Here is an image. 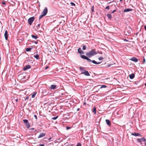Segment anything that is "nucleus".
Returning a JSON list of instances; mask_svg holds the SVG:
<instances>
[{
	"label": "nucleus",
	"instance_id": "f257e3e1",
	"mask_svg": "<svg viewBox=\"0 0 146 146\" xmlns=\"http://www.w3.org/2000/svg\"><path fill=\"white\" fill-rule=\"evenodd\" d=\"M97 54V52L96 51V49H92L86 53V55L88 57L91 58L93 56Z\"/></svg>",
	"mask_w": 146,
	"mask_h": 146
},
{
	"label": "nucleus",
	"instance_id": "f03ea898",
	"mask_svg": "<svg viewBox=\"0 0 146 146\" xmlns=\"http://www.w3.org/2000/svg\"><path fill=\"white\" fill-rule=\"evenodd\" d=\"M80 57L82 59L87 60V61L89 62H92L93 63L95 64H99L101 63V62H97L94 60H92L90 59H89L87 56L84 55H81Z\"/></svg>",
	"mask_w": 146,
	"mask_h": 146
},
{
	"label": "nucleus",
	"instance_id": "7ed1b4c3",
	"mask_svg": "<svg viewBox=\"0 0 146 146\" xmlns=\"http://www.w3.org/2000/svg\"><path fill=\"white\" fill-rule=\"evenodd\" d=\"M79 70L81 71L82 72L81 73V74H83L87 76H90L88 71L85 69H84V68L82 67H80L79 68Z\"/></svg>",
	"mask_w": 146,
	"mask_h": 146
},
{
	"label": "nucleus",
	"instance_id": "20e7f679",
	"mask_svg": "<svg viewBox=\"0 0 146 146\" xmlns=\"http://www.w3.org/2000/svg\"><path fill=\"white\" fill-rule=\"evenodd\" d=\"M35 19V17H30L29 19L28 20V23L30 25H31L34 21Z\"/></svg>",
	"mask_w": 146,
	"mask_h": 146
},
{
	"label": "nucleus",
	"instance_id": "39448f33",
	"mask_svg": "<svg viewBox=\"0 0 146 146\" xmlns=\"http://www.w3.org/2000/svg\"><path fill=\"white\" fill-rule=\"evenodd\" d=\"M132 31L131 29L129 27H128L127 28L125 31V32L126 33V35H129L131 34V32Z\"/></svg>",
	"mask_w": 146,
	"mask_h": 146
},
{
	"label": "nucleus",
	"instance_id": "423d86ee",
	"mask_svg": "<svg viewBox=\"0 0 146 146\" xmlns=\"http://www.w3.org/2000/svg\"><path fill=\"white\" fill-rule=\"evenodd\" d=\"M23 121L25 123L26 127L28 128H29L30 127V124H29L28 120L25 119L23 120Z\"/></svg>",
	"mask_w": 146,
	"mask_h": 146
},
{
	"label": "nucleus",
	"instance_id": "0eeeda50",
	"mask_svg": "<svg viewBox=\"0 0 146 146\" xmlns=\"http://www.w3.org/2000/svg\"><path fill=\"white\" fill-rule=\"evenodd\" d=\"M146 141V140L145 137H143L141 138H139L137 139V141L139 143H141L142 141H144L145 142Z\"/></svg>",
	"mask_w": 146,
	"mask_h": 146
},
{
	"label": "nucleus",
	"instance_id": "6e6552de",
	"mask_svg": "<svg viewBox=\"0 0 146 146\" xmlns=\"http://www.w3.org/2000/svg\"><path fill=\"white\" fill-rule=\"evenodd\" d=\"M48 12V9L47 7H45L41 13V14L45 16Z\"/></svg>",
	"mask_w": 146,
	"mask_h": 146
},
{
	"label": "nucleus",
	"instance_id": "1a4fd4ad",
	"mask_svg": "<svg viewBox=\"0 0 146 146\" xmlns=\"http://www.w3.org/2000/svg\"><path fill=\"white\" fill-rule=\"evenodd\" d=\"M31 68V65H28L26 66H25L23 68V70L24 71H25L28 69H30Z\"/></svg>",
	"mask_w": 146,
	"mask_h": 146
},
{
	"label": "nucleus",
	"instance_id": "9d476101",
	"mask_svg": "<svg viewBox=\"0 0 146 146\" xmlns=\"http://www.w3.org/2000/svg\"><path fill=\"white\" fill-rule=\"evenodd\" d=\"M46 133H40L38 137V138H40L44 136Z\"/></svg>",
	"mask_w": 146,
	"mask_h": 146
},
{
	"label": "nucleus",
	"instance_id": "9b49d317",
	"mask_svg": "<svg viewBox=\"0 0 146 146\" xmlns=\"http://www.w3.org/2000/svg\"><path fill=\"white\" fill-rule=\"evenodd\" d=\"M131 135L135 136H141L142 135L139 133H133L131 134Z\"/></svg>",
	"mask_w": 146,
	"mask_h": 146
},
{
	"label": "nucleus",
	"instance_id": "f8f14e48",
	"mask_svg": "<svg viewBox=\"0 0 146 146\" xmlns=\"http://www.w3.org/2000/svg\"><path fill=\"white\" fill-rule=\"evenodd\" d=\"M4 36L5 40H7L8 37V33L7 30H6L4 33Z\"/></svg>",
	"mask_w": 146,
	"mask_h": 146
},
{
	"label": "nucleus",
	"instance_id": "ddd939ff",
	"mask_svg": "<svg viewBox=\"0 0 146 146\" xmlns=\"http://www.w3.org/2000/svg\"><path fill=\"white\" fill-rule=\"evenodd\" d=\"M130 60L133 61L135 62H138V60L135 57H133L130 59Z\"/></svg>",
	"mask_w": 146,
	"mask_h": 146
},
{
	"label": "nucleus",
	"instance_id": "4468645a",
	"mask_svg": "<svg viewBox=\"0 0 146 146\" xmlns=\"http://www.w3.org/2000/svg\"><path fill=\"white\" fill-rule=\"evenodd\" d=\"M78 52L80 54H83L84 53V52L81 50V48H79L78 49Z\"/></svg>",
	"mask_w": 146,
	"mask_h": 146
},
{
	"label": "nucleus",
	"instance_id": "2eb2a0df",
	"mask_svg": "<svg viewBox=\"0 0 146 146\" xmlns=\"http://www.w3.org/2000/svg\"><path fill=\"white\" fill-rule=\"evenodd\" d=\"M12 99V101L14 102H18V98L17 97H13Z\"/></svg>",
	"mask_w": 146,
	"mask_h": 146
},
{
	"label": "nucleus",
	"instance_id": "dca6fc26",
	"mask_svg": "<svg viewBox=\"0 0 146 146\" xmlns=\"http://www.w3.org/2000/svg\"><path fill=\"white\" fill-rule=\"evenodd\" d=\"M56 86L55 85H52L50 86L51 89H55L56 88Z\"/></svg>",
	"mask_w": 146,
	"mask_h": 146
},
{
	"label": "nucleus",
	"instance_id": "f3484780",
	"mask_svg": "<svg viewBox=\"0 0 146 146\" xmlns=\"http://www.w3.org/2000/svg\"><path fill=\"white\" fill-rule=\"evenodd\" d=\"M132 9H127L123 10V12H128L132 11Z\"/></svg>",
	"mask_w": 146,
	"mask_h": 146
},
{
	"label": "nucleus",
	"instance_id": "a211bd4d",
	"mask_svg": "<svg viewBox=\"0 0 146 146\" xmlns=\"http://www.w3.org/2000/svg\"><path fill=\"white\" fill-rule=\"evenodd\" d=\"M135 75L134 74L132 73L129 75V78L131 79H133L135 77Z\"/></svg>",
	"mask_w": 146,
	"mask_h": 146
},
{
	"label": "nucleus",
	"instance_id": "6ab92c4d",
	"mask_svg": "<svg viewBox=\"0 0 146 146\" xmlns=\"http://www.w3.org/2000/svg\"><path fill=\"white\" fill-rule=\"evenodd\" d=\"M106 121L107 124L110 126L111 125L110 121L108 119H106Z\"/></svg>",
	"mask_w": 146,
	"mask_h": 146
},
{
	"label": "nucleus",
	"instance_id": "aec40b11",
	"mask_svg": "<svg viewBox=\"0 0 146 146\" xmlns=\"http://www.w3.org/2000/svg\"><path fill=\"white\" fill-rule=\"evenodd\" d=\"M107 16L108 18L110 20L112 18V16L111 14H108L107 15Z\"/></svg>",
	"mask_w": 146,
	"mask_h": 146
},
{
	"label": "nucleus",
	"instance_id": "412c9836",
	"mask_svg": "<svg viewBox=\"0 0 146 146\" xmlns=\"http://www.w3.org/2000/svg\"><path fill=\"white\" fill-rule=\"evenodd\" d=\"M92 112L94 113V114H96V108L95 107H93V110H92Z\"/></svg>",
	"mask_w": 146,
	"mask_h": 146
},
{
	"label": "nucleus",
	"instance_id": "4be33fe9",
	"mask_svg": "<svg viewBox=\"0 0 146 146\" xmlns=\"http://www.w3.org/2000/svg\"><path fill=\"white\" fill-rule=\"evenodd\" d=\"M34 57L36 58V60L39 59V56L38 54H37L36 55H34Z\"/></svg>",
	"mask_w": 146,
	"mask_h": 146
},
{
	"label": "nucleus",
	"instance_id": "5701e85b",
	"mask_svg": "<svg viewBox=\"0 0 146 146\" xmlns=\"http://www.w3.org/2000/svg\"><path fill=\"white\" fill-rule=\"evenodd\" d=\"M31 36L35 40H36L38 38V37L37 36H36L32 35Z\"/></svg>",
	"mask_w": 146,
	"mask_h": 146
},
{
	"label": "nucleus",
	"instance_id": "b1692460",
	"mask_svg": "<svg viewBox=\"0 0 146 146\" xmlns=\"http://www.w3.org/2000/svg\"><path fill=\"white\" fill-rule=\"evenodd\" d=\"M31 48H26V51L27 52L31 51Z\"/></svg>",
	"mask_w": 146,
	"mask_h": 146
},
{
	"label": "nucleus",
	"instance_id": "393cba45",
	"mask_svg": "<svg viewBox=\"0 0 146 146\" xmlns=\"http://www.w3.org/2000/svg\"><path fill=\"white\" fill-rule=\"evenodd\" d=\"M36 92H34L33 94H32V98H34L35 95H36Z\"/></svg>",
	"mask_w": 146,
	"mask_h": 146
},
{
	"label": "nucleus",
	"instance_id": "a878e982",
	"mask_svg": "<svg viewBox=\"0 0 146 146\" xmlns=\"http://www.w3.org/2000/svg\"><path fill=\"white\" fill-rule=\"evenodd\" d=\"M44 16H45L44 15H43L41 13V14L40 15V16L39 17V19H40L42 18L43 17H44Z\"/></svg>",
	"mask_w": 146,
	"mask_h": 146
},
{
	"label": "nucleus",
	"instance_id": "bb28decb",
	"mask_svg": "<svg viewBox=\"0 0 146 146\" xmlns=\"http://www.w3.org/2000/svg\"><path fill=\"white\" fill-rule=\"evenodd\" d=\"M86 46L85 45H84L83 46V47H82V49L83 50H85L86 49Z\"/></svg>",
	"mask_w": 146,
	"mask_h": 146
},
{
	"label": "nucleus",
	"instance_id": "cd10ccee",
	"mask_svg": "<svg viewBox=\"0 0 146 146\" xmlns=\"http://www.w3.org/2000/svg\"><path fill=\"white\" fill-rule=\"evenodd\" d=\"M106 87H107V86L106 85H102L101 86L100 88H105Z\"/></svg>",
	"mask_w": 146,
	"mask_h": 146
},
{
	"label": "nucleus",
	"instance_id": "c85d7f7f",
	"mask_svg": "<svg viewBox=\"0 0 146 146\" xmlns=\"http://www.w3.org/2000/svg\"><path fill=\"white\" fill-rule=\"evenodd\" d=\"M58 116H56V117H52V119L54 120H56L58 118Z\"/></svg>",
	"mask_w": 146,
	"mask_h": 146
},
{
	"label": "nucleus",
	"instance_id": "c756f323",
	"mask_svg": "<svg viewBox=\"0 0 146 146\" xmlns=\"http://www.w3.org/2000/svg\"><path fill=\"white\" fill-rule=\"evenodd\" d=\"M40 24H38L36 26V27L37 29H38L39 28H40Z\"/></svg>",
	"mask_w": 146,
	"mask_h": 146
},
{
	"label": "nucleus",
	"instance_id": "7c9ffc66",
	"mask_svg": "<svg viewBox=\"0 0 146 146\" xmlns=\"http://www.w3.org/2000/svg\"><path fill=\"white\" fill-rule=\"evenodd\" d=\"M98 59L100 60H101L103 59V58L101 56L99 57Z\"/></svg>",
	"mask_w": 146,
	"mask_h": 146
},
{
	"label": "nucleus",
	"instance_id": "2f4dec72",
	"mask_svg": "<svg viewBox=\"0 0 146 146\" xmlns=\"http://www.w3.org/2000/svg\"><path fill=\"white\" fill-rule=\"evenodd\" d=\"M70 4L72 6H74L75 5V4L74 3H73V2H71L70 3Z\"/></svg>",
	"mask_w": 146,
	"mask_h": 146
},
{
	"label": "nucleus",
	"instance_id": "473e14b6",
	"mask_svg": "<svg viewBox=\"0 0 146 146\" xmlns=\"http://www.w3.org/2000/svg\"><path fill=\"white\" fill-rule=\"evenodd\" d=\"M71 127H68V126H66V129L67 130L69 129H70L71 128Z\"/></svg>",
	"mask_w": 146,
	"mask_h": 146
},
{
	"label": "nucleus",
	"instance_id": "72a5a7b5",
	"mask_svg": "<svg viewBox=\"0 0 146 146\" xmlns=\"http://www.w3.org/2000/svg\"><path fill=\"white\" fill-rule=\"evenodd\" d=\"M91 11L92 12H94V6H92V8H91Z\"/></svg>",
	"mask_w": 146,
	"mask_h": 146
},
{
	"label": "nucleus",
	"instance_id": "f704fd0d",
	"mask_svg": "<svg viewBox=\"0 0 146 146\" xmlns=\"http://www.w3.org/2000/svg\"><path fill=\"white\" fill-rule=\"evenodd\" d=\"M76 146H81V144L80 143H78Z\"/></svg>",
	"mask_w": 146,
	"mask_h": 146
},
{
	"label": "nucleus",
	"instance_id": "c9c22d12",
	"mask_svg": "<svg viewBox=\"0 0 146 146\" xmlns=\"http://www.w3.org/2000/svg\"><path fill=\"white\" fill-rule=\"evenodd\" d=\"M145 62H146L145 60V58L144 57L143 61V64L145 63Z\"/></svg>",
	"mask_w": 146,
	"mask_h": 146
},
{
	"label": "nucleus",
	"instance_id": "e433bc0d",
	"mask_svg": "<svg viewBox=\"0 0 146 146\" xmlns=\"http://www.w3.org/2000/svg\"><path fill=\"white\" fill-rule=\"evenodd\" d=\"M109 8H110V7L109 6H107L105 8V9H109Z\"/></svg>",
	"mask_w": 146,
	"mask_h": 146
},
{
	"label": "nucleus",
	"instance_id": "4c0bfd02",
	"mask_svg": "<svg viewBox=\"0 0 146 146\" xmlns=\"http://www.w3.org/2000/svg\"><path fill=\"white\" fill-rule=\"evenodd\" d=\"M34 116L35 117V118L37 120V115H34Z\"/></svg>",
	"mask_w": 146,
	"mask_h": 146
},
{
	"label": "nucleus",
	"instance_id": "58836bf2",
	"mask_svg": "<svg viewBox=\"0 0 146 146\" xmlns=\"http://www.w3.org/2000/svg\"><path fill=\"white\" fill-rule=\"evenodd\" d=\"M116 11V10H113L111 13V14H112L113 13H114L115 11Z\"/></svg>",
	"mask_w": 146,
	"mask_h": 146
},
{
	"label": "nucleus",
	"instance_id": "ea45409f",
	"mask_svg": "<svg viewBox=\"0 0 146 146\" xmlns=\"http://www.w3.org/2000/svg\"><path fill=\"white\" fill-rule=\"evenodd\" d=\"M2 3L3 5H5V4L6 3L5 1H4V2H2Z\"/></svg>",
	"mask_w": 146,
	"mask_h": 146
},
{
	"label": "nucleus",
	"instance_id": "a19ab883",
	"mask_svg": "<svg viewBox=\"0 0 146 146\" xmlns=\"http://www.w3.org/2000/svg\"><path fill=\"white\" fill-rule=\"evenodd\" d=\"M124 41H126V42H128V40H127V39H124Z\"/></svg>",
	"mask_w": 146,
	"mask_h": 146
},
{
	"label": "nucleus",
	"instance_id": "79ce46f5",
	"mask_svg": "<svg viewBox=\"0 0 146 146\" xmlns=\"http://www.w3.org/2000/svg\"><path fill=\"white\" fill-rule=\"evenodd\" d=\"M39 146H44V144H40L39 145Z\"/></svg>",
	"mask_w": 146,
	"mask_h": 146
},
{
	"label": "nucleus",
	"instance_id": "37998d69",
	"mask_svg": "<svg viewBox=\"0 0 146 146\" xmlns=\"http://www.w3.org/2000/svg\"><path fill=\"white\" fill-rule=\"evenodd\" d=\"M29 97H26L25 98V100H26Z\"/></svg>",
	"mask_w": 146,
	"mask_h": 146
},
{
	"label": "nucleus",
	"instance_id": "c03bdc74",
	"mask_svg": "<svg viewBox=\"0 0 146 146\" xmlns=\"http://www.w3.org/2000/svg\"><path fill=\"white\" fill-rule=\"evenodd\" d=\"M34 43L36 44H37V42L36 41H35L34 42Z\"/></svg>",
	"mask_w": 146,
	"mask_h": 146
},
{
	"label": "nucleus",
	"instance_id": "a18cd8bd",
	"mask_svg": "<svg viewBox=\"0 0 146 146\" xmlns=\"http://www.w3.org/2000/svg\"><path fill=\"white\" fill-rule=\"evenodd\" d=\"M144 29H145V31H146V26H144Z\"/></svg>",
	"mask_w": 146,
	"mask_h": 146
},
{
	"label": "nucleus",
	"instance_id": "49530a36",
	"mask_svg": "<svg viewBox=\"0 0 146 146\" xmlns=\"http://www.w3.org/2000/svg\"><path fill=\"white\" fill-rule=\"evenodd\" d=\"M79 110H80V108H78L77 110V111H79Z\"/></svg>",
	"mask_w": 146,
	"mask_h": 146
},
{
	"label": "nucleus",
	"instance_id": "de8ad7c7",
	"mask_svg": "<svg viewBox=\"0 0 146 146\" xmlns=\"http://www.w3.org/2000/svg\"><path fill=\"white\" fill-rule=\"evenodd\" d=\"M51 139V137H50L48 139V140L49 141H50V140Z\"/></svg>",
	"mask_w": 146,
	"mask_h": 146
},
{
	"label": "nucleus",
	"instance_id": "09e8293b",
	"mask_svg": "<svg viewBox=\"0 0 146 146\" xmlns=\"http://www.w3.org/2000/svg\"><path fill=\"white\" fill-rule=\"evenodd\" d=\"M48 68V66H46V68H45V69H47V68Z\"/></svg>",
	"mask_w": 146,
	"mask_h": 146
},
{
	"label": "nucleus",
	"instance_id": "8fccbe9b",
	"mask_svg": "<svg viewBox=\"0 0 146 146\" xmlns=\"http://www.w3.org/2000/svg\"><path fill=\"white\" fill-rule=\"evenodd\" d=\"M61 17L62 18H64V16H61Z\"/></svg>",
	"mask_w": 146,
	"mask_h": 146
},
{
	"label": "nucleus",
	"instance_id": "3c124183",
	"mask_svg": "<svg viewBox=\"0 0 146 146\" xmlns=\"http://www.w3.org/2000/svg\"><path fill=\"white\" fill-rule=\"evenodd\" d=\"M34 129V128H31L30 129H31V130H33Z\"/></svg>",
	"mask_w": 146,
	"mask_h": 146
},
{
	"label": "nucleus",
	"instance_id": "603ef678",
	"mask_svg": "<svg viewBox=\"0 0 146 146\" xmlns=\"http://www.w3.org/2000/svg\"><path fill=\"white\" fill-rule=\"evenodd\" d=\"M86 104V102H84V105H85Z\"/></svg>",
	"mask_w": 146,
	"mask_h": 146
},
{
	"label": "nucleus",
	"instance_id": "864d4df0",
	"mask_svg": "<svg viewBox=\"0 0 146 146\" xmlns=\"http://www.w3.org/2000/svg\"><path fill=\"white\" fill-rule=\"evenodd\" d=\"M145 146H146V143H145Z\"/></svg>",
	"mask_w": 146,
	"mask_h": 146
},
{
	"label": "nucleus",
	"instance_id": "5fc2aeb1",
	"mask_svg": "<svg viewBox=\"0 0 146 146\" xmlns=\"http://www.w3.org/2000/svg\"><path fill=\"white\" fill-rule=\"evenodd\" d=\"M139 101H140V102H142V101H141V100L140 99H139Z\"/></svg>",
	"mask_w": 146,
	"mask_h": 146
},
{
	"label": "nucleus",
	"instance_id": "6e6d98bb",
	"mask_svg": "<svg viewBox=\"0 0 146 146\" xmlns=\"http://www.w3.org/2000/svg\"><path fill=\"white\" fill-rule=\"evenodd\" d=\"M145 85L146 87V83L145 84Z\"/></svg>",
	"mask_w": 146,
	"mask_h": 146
},
{
	"label": "nucleus",
	"instance_id": "4d7b16f0",
	"mask_svg": "<svg viewBox=\"0 0 146 146\" xmlns=\"http://www.w3.org/2000/svg\"><path fill=\"white\" fill-rule=\"evenodd\" d=\"M123 0H120V1H121Z\"/></svg>",
	"mask_w": 146,
	"mask_h": 146
},
{
	"label": "nucleus",
	"instance_id": "13d9d810",
	"mask_svg": "<svg viewBox=\"0 0 146 146\" xmlns=\"http://www.w3.org/2000/svg\"><path fill=\"white\" fill-rule=\"evenodd\" d=\"M73 146L72 145H70V146Z\"/></svg>",
	"mask_w": 146,
	"mask_h": 146
}]
</instances>
